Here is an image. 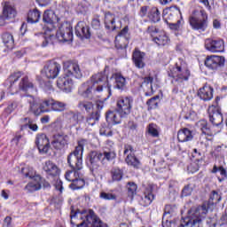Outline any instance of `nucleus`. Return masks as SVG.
Returning a JSON list of instances; mask_svg holds the SVG:
<instances>
[{
  "label": "nucleus",
  "mask_w": 227,
  "mask_h": 227,
  "mask_svg": "<svg viewBox=\"0 0 227 227\" xmlns=\"http://www.w3.org/2000/svg\"><path fill=\"white\" fill-rule=\"evenodd\" d=\"M64 118L69 127H75L84 120V116L78 112L67 111L64 114Z\"/></svg>",
  "instance_id": "nucleus-17"
},
{
  "label": "nucleus",
  "mask_w": 227,
  "mask_h": 227,
  "mask_svg": "<svg viewBox=\"0 0 227 227\" xmlns=\"http://www.w3.org/2000/svg\"><path fill=\"white\" fill-rule=\"evenodd\" d=\"M168 20L172 21L169 22L168 20H165L168 27L172 31H179L180 27H182V22H184V20L182 19V12L178 6L174 5L169 7ZM175 20H176V22H175Z\"/></svg>",
  "instance_id": "nucleus-9"
},
{
  "label": "nucleus",
  "mask_w": 227,
  "mask_h": 227,
  "mask_svg": "<svg viewBox=\"0 0 227 227\" xmlns=\"http://www.w3.org/2000/svg\"><path fill=\"white\" fill-rule=\"evenodd\" d=\"M153 41L157 43V45H168L169 42V37L165 34H162L159 36L153 37Z\"/></svg>",
  "instance_id": "nucleus-48"
},
{
  "label": "nucleus",
  "mask_w": 227,
  "mask_h": 227,
  "mask_svg": "<svg viewBox=\"0 0 227 227\" xmlns=\"http://www.w3.org/2000/svg\"><path fill=\"white\" fill-rule=\"evenodd\" d=\"M39 84L43 88L44 91H52V83H51L50 81H47L43 83L42 82H39Z\"/></svg>",
  "instance_id": "nucleus-59"
},
{
  "label": "nucleus",
  "mask_w": 227,
  "mask_h": 227,
  "mask_svg": "<svg viewBox=\"0 0 227 227\" xmlns=\"http://www.w3.org/2000/svg\"><path fill=\"white\" fill-rule=\"evenodd\" d=\"M65 176L67 182H72L73 184L77 178H81V176H82V172L80 170L72 169L67 171Z\"/></svg>",
  "instance_id": "nucleus-40"
},
{
  "label": "nucleus",
  "mask_w": 227,
  "mask_h": 227,
  "mask_svg": "<svg viewBox=\"0 0 227 227\" xmlns=\"http://www.w3.org/2000/svg\"><path fill=\"white\" fill-rule=\"evenodd\" d=\"M43 171L46 172L47 176H51V178H56V176H59V173H61V170L54 163L53 161L47 160L43 165Z\"/></svg>",
  "instance_id": "nucleus-24"
},
{
  "label": "nucleus",
  "mask_w": 227,
  "mask_h": 227,
  "mask_svg": "<svg viewBox=\"0 0 227 227\" xmlns=\"http://www.w3.org/2000/svg\"><path fill=\"white\" fill-rule=\"evenodd\" d=\"M68 145V135L65 134H56L53 136V141L51 142V146L55 150H63L65 146Z\"/></svg>",
  "instance_id": "nucleus-21"
},
{
  "label": "nucleus",
  "mask_w": 227,
  "mask_h": 227,
  "mask_svg": "<svg viewBox=\"0 0 227 227\" xmlns=\"http://www.w3.org/2000/svg\"><path fill=\"white\" fill-rule=\"evenodd\" d=\"M111 174L114 182H120L123 178V170L120 168H114Z\"/></svg>",
  "instance_id": "nucleus-47"
},
{
  "label": "nucleus",
  "mask_w": 227,
  "mask_h": 227,
  "mask_svg": "<svg viewBox=\"0 0 227 227\" xmlns=\"http://www.w3.org/2000/svg\"><path fill=\"white\" fill-rule=\"evenodd\" d=\"M75 35L81 40H90L91 38V31L90 30V26L86 25L84 21H79L75 26Z\"/></svg>",
  "instance_id": "nucleus-18"
},
{
  "label": "nucleus",
  "mask_w": 227,
  "mask_h": 227,
  "mask_svg": "<svg viewBox=\"0 0 227 227\" xmlns=\"http://www.w3.org/2000/svg\"><path fill=\"white\" fill-rule=\"evenodd\" d=\"M20 77H22V73L17 72L12 74L4 82V86H9L8 89L10 90V91H12V95L19 91L17 88H13V85L19 81V79H20Z\"/></svg>",
  "instance_id": "nucleus-30"
},
{
  "label": "nucleus",
  "mask_w": 227,
  "mask_h": 227,
  "mask_svg": "<svg viewBox=\"0 0 227 227\" xmlns=\"http://www.w3.org/2000/svg\"><path fill=\"white\" fill-rule=\"evenodd\" d=\"M85 184H86V182L84 181L82 176H81V177H76V180L74 183H72L69 185V187L70 189H72V191H77L79 189H82Z\"/></svg>",
  "instance_id": "nucleus-44"
},
{
  "label": "nucleus",
  "mask_w": 227,
  "mask_h": 227,
  "mask_svg": "<svg viewBox=\"0 0 227 227\" xmlns=\"http://www.w3.org/2000/svg\"><path fill=\"white\" fill-rule=\"evenodd\" d=\"M225 59L223 56L211 55L207 56L205 60V67L209 70H217L224 67Z\"/></svg>",
  "instance_id": "nucleus-16"
},
{
  "label": "nucleus",
  "mask_w": 227,
  "mask_h": 227,
  "mask_svg": "<svg viewBox=\"0 0 227 227\" xmlns=\"http://www.w3.org/2000/svg\"><path fill=\"white\" fill-rule=\"evenodd\" d=\"M65 109H67V103L53 99L51 111H55L56 113H63Z\"/></svg>",
  "instance_id": "nucleus-45"
},
{
  "label": "nucleus",
  "mask_w": 227,
  "mask_h": 227,
  "mask_svg": "<svg viewBox=\"0 0 227 227\" xmlns=\"http://www.w3.org/2000/svg\"><path fill=\"white\" fill-rule=\"evenodd\" d=\"M145 52L139 51V50H136L134 52H133V56H132V59H133V62H134V65L137 68H145Z\"/></svg>",
  "instance_id": "nucleus-32"
},
{
  "label": "nucleus",
  "mask_w": 227,
  "mask_h": 227,
  "mask_svg": "<svg viewBox=\"0 0 227 227\" xmlns=\"http://www.w3.org/2000/svg\"><path fill=\"white\" fill-rule=\"evenodd\" d=\"M209 121L215 127H219L223 123V114L219 108H213L209 112Z\"/></svg>",
  "instance_id": "nucleus-29"
},
{
  "label": "nucleus",
  "mask_w": 227,
  "mask_h": 227,
  "mask_svg": "<svg viewBox=\"0 0 227 227\" xmlns=\"http://www.w3.org/2000/svg\"><path fill=\"white\" fill-rule=\"evenodd\" d=\"M102 153V164H106V162H112L116 159V151L114 148H106Z\"/></svg>",
  "instance_id": "nucleus-34"
},
{
  "label": "nucleus",
  "mask_w": 227,
  "mask_h": 227,
  "mask_svg": "<svg viewBox=\"0 0 227 227\" xmlns=\"http://www.w3.org/2000/svg\"><path fill=\"white\" fill-rule=\"evenodd\" d=\"M176 223V218H170L169 216H162L161 226L162 227H171L172 224Z\"/></svg>",
  "instance_id": "nucleus-53"
},
{
  "label": "nucleus",
  "mask_w": 227,
  "mask_h": 227,
  "mask_svg": "<svg viewBox=\"0 0 227 227\" xmlns=\"http://www.w3.org/2000/svg\"><path fill=\"white\" fill-rule=\"evenodd\" d=\"M91 26L93 29H100L102 25L100 24V20L98 18H94L91 21Z\"/></svg>",
  "instance_id": "nucleus-62"
},
{
  "label": "nucleus",
  "mask_w": 227,
  "mask_h": 227,
  "mask_svg": "<svg viewBox=\"0 0 227 227\" xmlns=\"http://www.w3.org/2000/svg\"><path fill=\"white\" fill-rule=\"evenodd\" d=\"M128 194L129 196H136L137 191V184L134 182H129L127 184Z\"/></svg>",
  "instance_id": "nucleus-51"
},
{
  "label": "nucleus",
  "mask_w": 227,
  "mask_h": 227,
  "mask_svg": "<svg viewBox=\"0 0 227 227\" xmlns=\"http://www.w3.org/2000/svg\"><path fill=\"white\" fill-rule=\"evenodd\" d=\"M160 96H154L151 98L147 102L146 105L148 106L149 109H157L159 107V102H160Z\"/></svg>",
  "instance_id": "nucleus-49"
},
{
  "label": "nucleus",
  "mask_w": 227,
  "mask_h": 227,
  "mask_svg": "<svg viewBox=\"0 0 227 227\" xmlns=\"http://www.w3.org/2000/svg\"><path fill=\"white\" fill-rule=\"evenodd\" d=\"M210 203H213V205H217L219 201H221V195L215 191H213L210 197H209Z\"/></svg>",
  "instance_id": "nucleus-54"
},
{
  "label": "nucleus",
  "mask_w": 227,
  "mask_h": 227,
  "mask_svg": "<svg viewBox=\"0 0 227 227\" xmlns=\"http://www.w3.org/2000/svg\"><path fill=\"white\" fill-rule=\"evenodd\" d=\"M123 118L127 117L123 116L116 108L114 111H108L106 114V120L109 125H120Z\"/></svg>",
  "instance_id": "nucleus-22"
},
{
  "label": "nucleus",
  "mask_w": 227,
  "mask_h": 227,
  "mask_svg": "<svg viewBox=\"0 0 227 227\" xmlns=\"http://www.w3.org/2000/svg\"><path fill=\"white\" fill-rule=\"evenodd\" d=\"M61 71V65L57 62H48L42 70L43 77L46 79H56Z\"/></svg>",
  "instance_id": "nucleus-13"
},
{
  "label": "nucleus",
  "mask_w": 227,
  "mask_h": 227,
  "mask_svg": "<svg viewBox=\"0 0 227 227\" xmlns=\"http://www.w3.org/2000/svg\"><path fill=\"white\" fill-rule=\"evenodd\" d=\"M197 125L200 129L204 136H207V137H214V132H212L210 128H208V124L207 121L205 120L199 121Z\"/></svg>",
  "instance_id": "nucleus-37"
},
{
  "label": "nucleus",
  "mask_w": 227,
  "mask_h": 227,
  "mask_svg": "<svg viewBox=\"0 0 227 227\" xmlns=\"http://www.w3.org/2000/svg\"><path fill=\"white\" fill-rule=\"evenodd\" d=\"M104 88H106L107 98H109L113 93L111 91V85L107 81V76L104 73H98L79 87L78 95L83 98H93V95L95 93H102Z\"/></svg>",
  "instance_id": "nucleus-1"
},
{
  "label": "nucleus",
  "mask_w": 227,
  "mask_h": 227,
  "mask_svg": "<svg viewBox=\"0 0 227 227\" xmlns=\"http://www.w3.org/2000/svg\"><path fill=\"white\" fill-rule=\"evenodd\" d=\"M124 155H127L125 161L129 166H133L137 169L141 166L139 160L136 158V150L130 145H124Z\"/></svg>",
  "instance_id": "nucleus-15"
},
{
  "label": "nucleus",
  "mask_w": 227,
  "mask_h": 227,
  "mask_svg": "<svg viewBox=\"0 0 227 227\" xmlns=\"http://www.w3.org/2000/svg\"><path fill=\"white\" fill-rule=\"evenodd\" d=\"M44 187V189H48L51 187V184L45 181V179L42 178L40 174L36 173V170L34 168H30L29 170V192H36V191H40Z\"/></svg>",
  "instance_id": "nucleus-8"
},
{
  "label": "nucleus",
  "mask_w": 227,
  "mask_h": 227,
  "mask_svg": "<svg viewBox=\"0 0 227 227\" xmlns=\"http://www.w3.org/2000/svg\"><path fill=\"white\" fill-rule=\"evenodd\" d=\"M198 97L204 102H208L211 98H214V89L209 85H205L198 91Z\"/></svg>",
  "instance_id": "nucleus-26"
},
{
  "label": "nucleus",
  "mask_w": 227,
  "mask_h": 227,
  "mask_svg": "<svg viewBox=\"0 0 227 227\" xmlns=\"http://www.w3.org/2000/svg\"><path fill=\"white\" fill-rule=\"evenodd\" d=\"M64 74L67 77H74L75 79H81L82 77V71L79 67V63L75 60H69L64 64Z\"/></svg>",
  "instance_id": "nucleus-12"
},
{
  "label": "nucleus",
  "mask_w": 227,
  "mask_h": 227,
  "mask_svg": "<svg viewBox=\"0 0 227 227\" xmlns=\"http://www.w3.org/2000/svg\"><path fill=\"white\" fill-rule=\"evenodd\" d=\"M19 88L23 93H27V90H29V77L25 76L21 79Z\"/></svg>",
  "instance_id": "nucleus-50"
},
{
  "label": "nucleus",
  "mask_w": 227,
  "mask_h": 227,
  "mask_svg": "<svg viewBox=\"0 0 227 227\" xmlns=\"http://www.w3.org/2000/svg\"><path fill=\"white\" fill-rule=\"evenodd\" d=\"M191 194H192V188L191 187V184H187L184 187L182 191V196L187 197L191 196Z\"/></svg>",
  "instance_id": "nucleus-57"
},
{
  "label": "nucleus",
  "mask_w": 227,
  "mask_h": 227,
  "mask_svg": "<svg viewBox=\"0 0 227 227\" xmlns=\"http://www.w3.org/2000/svg\"><path fill=\"white\" fill-rule=\"evenodd\" d=\"M100 136H106L107 137L113 136V131H111L109 129H106V128L101 127L99 129Z\"/></svg>",
  "instance_id": "nucleus-60"
},
{
  "label": "nucleus",
  "mask_w": 227,
  "mask_h": 227,
  "mask_svg": "<svg viewBox=\"0 0 227 227\" xmlns=\"http://www.w3.org/2000/svg\"><path fill=\"white\" fill-rule=\"evenodd\" d=\"M148 17L155 24L160 20V12L157 7H153L149 12Z\"/></svg>",
  "instance_id": "nucleus-43"
},
{
  "label": "nucleus",
  "mask_w": 227,
  "mask_h": 227,
  "mask_svg": "<svg viewBox=\"0 0 227 227\" xmlns=\"http://www.w3.org/2000/svg\"><path fill=\"white\" fill-rule=\"evenodd\" d=\"M188 169L192 172V173H196V171H200V166L197 165V163H192L189 167Z\"/></svg>",
  "instance_id": "nucleus-63"
},
{
  "label": "nucleus",
  "mask_w": 227,
  "mask_h": 227,
  "mask_svg": "<svg viewBox=\"0 0 227 227\" xmlns=\"http://www.w3.org/2000/svg\"><path fill=\"white\" fill-rule=\"evenodd\" d=\"M98 120H100V111H95L92 112L89 117H87L86 123L87 125L93 127V125H95Z\"/></svg>",
  "instance_id": "nucleus-42"
},
{
  "label": "nucleus",
  "mask_w": 227,
  "mask_h": 227,
  "mask_svg": "<svg viewBox=\"0 0 227 227\" xmlns=\"http://www.w3.org/2000/svg\"><path fill=\"white\" fill-rule=\"evenodd\" d=\"M134 104V98L132 97H121L118 98L116 106L117 113H120L122 116L129 117L132 111V106Z\"/></svg>",
  "instance_id": "nucleus-11"
},
{
  "label": "nucleus",
  "mask_w": 227,
  "mask_h": 227,
  "mask_svg": "<svg viewBox=\"0 0 227 227\" xmlns=\"http://www.w3.org/2000/svg\"><path fill=\"white\" fill-rule=\"evenodd\" d=\"M205 47L207 51H210V52H223L224 51V41L213 40V39H206Z\"/></svg>",
  "instance_id": "nucleus-19"
},
{
  "label": "nucleus",
  "mask_w": 227,
  "mask_h": 227,
  "mask_svg": "<svg viewBox=\"0 0 227 227\" xmlns=\"http://www.w3.org/2000/svg\"><path fill=\"white\" fill-rule=\"evenodd\" d=\"M192 131L187 128L179 130L177 133V139L180 143H187V141H192Z\"/></svg>",
  "instance_id": "nucleus-33"
},
{
  "label": "nucleus",
  "mask_w": 227,
  "mask_h": 227,
  "mask_svg": "<svg viewBox=\"0 0 227 227\" xmlns=\"http://www.w3.org/2000/svg\"><path fill=\"white\" fill-rule=\"evenodd\" d=\"M3 43L7 47V49H13L15 45V39H13V35L11 33L5 32L2 35Z\"/></svg>",
  "instance_id": "nucleus-36"
},
{
  "label": "nucleus",
  "mask_w": 227,
  "mask_h": 227,
  "mask_svg": "<svg viewBox=\"0 0 227 227\" xmlns=\"http://www.w3.org/2000/svg\"><path fill=\"white\" fill-rule=\"evenodd\" d=\"M154 198L155 197L152 194V191L145 192L140 200V205H142V207H148L152 205V201H153Z\"/></svg>",
  "instance_id": "nucleus-39"
},
{
  "label": "nucleus",
  "mask_w": 227,
  "mask_h": 227,
  "mask_svg": "<svg viewBox=\"0 0 227 227\" xmlns=\"http://www.w3.org/2000/svg\"><path fill=\"white\" fill-rule=\"evenodd\" d=\"M42 38V47L52 45L58 42H72L74 40V29L68 23H63L54 35V28H48L44 34H39Z\"/></svg>",
  "instance_id": "nucleus-2"
},
{
  "label": "nucleus",
  "mask_w": 227,
  "mask_h": 227,
  "mask_svg": "<svg viewBox=\"0 0 227 227\" xmlns=\"http://www.w3.org/2000/svg\"><path fill=\"white\" fill-rule=\"evenodd\" d=\"M177 212H178V209L176 208V206L166 205L164 208L163 215L165 217H170L171 219H176Z\"/></svg>",
  "instance_id": "nucleus-38"
},
{
  "label": "nucleus",
  "mask_w": 227,
  "mask_h": 227,
  "mask_svg": "<svg viewBox=\"0 0 227 227\" xmlns=\"http://www.w3.org/2000/svg\"><path fill=\"white\" fill-rule=\"evenodd\" d=\"M58 20V16H56V13H54L51 10H47L44 12L43 15V22L45 24H49L50 27H46V30L43 35H45V32L48 31V29H52V24Z\"/></svg>",
  "instance_id": "nucleus-28"
},
{
  "label": "nucleus",
  "mask_w": 227,
  "mask_h": 227,
  "mask_svg": "<svg viewBox=\"0 0 227 227\" xmlns=\"http://www.w3.org/2000/svg\"><path fill=\"white\" fill-rule=\"evenodd\" d=\"M129 40H130V34H129V26H126L115 37L116 49H127Z\"/></svg>",
  "instance_id": "nucleus-14"
},
{
  "label": "nucleus",
  "mask_w": 227,
  "mask_h": 227,
  "mask_svg": "<svg viewBox=\"0 0 227 227\" xmlns=\"http://www.w3.org/2000/svg\"><path fill=\"white\" fill-rule=\"evenodd\" d=\"M78 109L80 111H86V113H91L93 111V102L83 100L78 103Z\"/></svg>",
  "instance_id": "nucleus-41"
},
{
  "label": "nucleus",
  "mask_w": 227,
  "mask_h": 227,
  "mask_svg": "<svg viewBox=\"0 0 227 227\" xmlns=\"http://www.w3.org/2000/svg\"><path fill=\"white\" fill-rule=\"evenodd\" d=\"M82 153H84L83 142H78L74 152L67 155V164L71 169L81 171L82 169Z\"/></svg>",
  "instance_id": "nucleus-6"
},
{
  "label": "nucleus",
  "mask_w": 227,
  "mask_h": 227,
  "mask_svg": "<svg viewBox=\"0 0 227 227\" xmlns=\"http://www.w3.org/2000/svg\"><path fill=\"white\" fill-rule=\"evenodd\" d=\"M209 208L207 204L192 207L188 211V216L181 220L179 227H202Z\"/></svg>",
  "instance_id": "nucleus-4"
},
{
  "label": "nucleus",
  "mask_w": 227,
  "mask_h": 227,
  "mask_svg": "<svg viewBox=\"0 0 227 227\" xmlns=\"http://www.w3.org/2000/svg\"><path fill=\"white\" fill-rule=\"evenodd\" d=\"M157 125L151 123L148 126V132L153 137H159V131L157 130Z\"/></svg>",
  "instance_id": "nucleus-55"
},
{
  "label": "nucleus",
  "mask_w": 227,
  "mask_h": 227,
  "mask_svg": "<svg viewBox=\"0 0 227 227\" xmlns=\"http://www.w3.org/2000/svg\"><path fill=\"white\" fill-rule=\"evenodd\" d=\"M168 77H172L174 80L172 82H175L176 86H183L185 81H189V75L191 73L187 69H183L182 67L177 66L172 70L168 71Z\"/></svg>",
  "instance_id": "nucleus-10"
},
{
  "label": "nucleus",
  "mask_w": 227,
  "mask_h": 227,
  "mask_svg": "<svg viewBox=\"0 0 227 227\" xmlns=\"http://www.w3.org/2000/svg\"><path fill=\"white\" fill-rule=\"evenodd\" d=\"M3 15L6 20L15 19V17H17V9L15 8V5L12 4L10 2L4 3Z\"/></svg>",
  "instance_id": "nucleus-25"
},
{
  "label": "nucleus",
  "mask_w": 227,
  "mask_h": 227,
  "mask_svg": "<svg viewBox=\"0 0 227 227\" xmlns=\"http://www.w3.org/2000/svg\"><path fill=\"white\" fill-rule=\"evenodd\" d=\"M57 86L62 91H65L66 93H70V91H72V86H74V81L70 76H67L64 74V76H60L58 78Z\"/></svg>",
  "instance_id": "nucleus-20"
},
{
  "label": "nucleus",
  "mask_w": 227,
  "mask_h": 227,
  "mask_svg": "<svg viewBox=\"0 0 227 227\" xmlns=\"http://www.w3.org/2000/svg\"><path fill=\"white\" fill-rule=\"evenodd\" d=\"M153 77L147 76L143 79V82L140 85L143 88L144 91L145 92V97H152L153 95Z\"/></svg>",
  "instance_id": "nucleus-31"
},
{
  "label": "nucleus",
  "mask_w": 227,
  "mask_h": 227,
  "mask_svg": "<svg viewBox=\"0 0 227 227\" xmlns=\"http://www.w3.org/2000/svg\"><path fill=\"white\" fill-rule=\"evenodd\" d=\"M39 4V6H49L52 0H35Z\"/></svg>",
  "instance_id": "nucleus-64"
},
{
  "label": "nucleus",
  "mask_w": 227,
  "mask_h": 227,
  "mask_svg": "<svg viewBox=\"0 0 227 227\" xmlns=\"http://www.w3.org/2000/svg\"><path fill=\"white\" fill-rule=\"evenodd\" d=\"M27 129H29V118L25 117L20 120V129L26 130Z\"/></svg>",
  "instance_id": "nucleus-56"
},
{
  "label": "nucleus",
  "mask_w": 227,
  "mask_h": 227,
  "mask_svg": "<svg viewBox=\"0 0 227 227\" xmlns=\"http://www.w3.org/2000/svg\"><path fill=\"white\" fill-rule=\"evenodd\" d=\"M29 92L30 111L33 114L40 116L42 113H51L52 111L54 99L47 98L42 102V99L38 97V87H36V83L33 82H29Z\"/></svg>",
  "instance_id": "nucleus-3"
},
{
  "label": "nucleus",
  "mask_w": 227,
  "mask_h": 227,
  "mask_svg": "<svg viewBox=\"0 0 227 227\" xmlns=\"http://www.w3.org/2000/svg\"><path fill=\"white\" fill-rule=\"evenodd\" d=\"M99 198L101 200H105L106 201H114L116 200V195L111 192H101L99 194Z\"/></svg>",
  "instance_id": "nucleus-52"
},
{
  "label": "nucleus",
  "mask_w": 227,
  "mask_h": 227,
  "mask_svg": "<svg viewBox=\"0 0 227 227\" xmlns=\"http://www.w3.org/2000/svg\"><path fill=\"white\" fill-rule=\"evenodd\" d=\"M113 77L115 81V88L123 91L127 86V80L125 77H123L120 73H115Z\"/></svg>",
  "instance_id": "nucleus-35"
},
{
  "label": "nucleus",
  "mask_w": 227,
  "mask_h": 227,
  "mask_svg": "<svg viewBox=\"0 0 227 227\" xmlns=\"http://www.w3.org/2000/svg\"><path fill=\"white\" fill-rule=\"evenodd\" d=\"M170 192H176L178 191V182L171 180L168 184Z\"/></svg>",
  "instance_id": "nucleus-58"
},
{
  "label": "nucleus",
  "mask_w": 227,
  "mask_h": 227,
  "mask_svg": "<svg viewBox=\"0 0 227 227\" xmlns=\"http://www.w3.org/2000/svg\"><path fill=\"white\" fill-rule=\"evenodd\" d=\"M189 24L194 31H207L208 27V14L204 9L195 10L189 17Z\"/></svg>",
  "instance_id": "nucleus-5"
},
{
  "label": "nucleus",
  "mask_w": 227,
  "mask_h": 227,
  "mask_svg": "<svg viewBox=\"0 0 227 227\" xmlns=\"http://www.w3.org/2000/svg\"><path fill=\"white\" fill-rule=\"evenodd\" d=\"M100 164H102V153L98 151L89 153L86 158V166L89 168L93 176H100L102 173Z\"/></svg>",
  "instance_id": "nucleus-7"
},
{
  "label": "nucleus",
  "mask_w": 227,
  "mask_h": 227,
  "mask_svg": "<svg viewBox=\"0 0 227 227\" xmlns=\"http://www.w3.org/2000/svg\"><path fill=\"white\" fill-rule=\"evenodd\" d=\"M35 145L40 152V153H47L49 152V148L51 146V143L49 142V138L45 134L37 135L35 138Z\"/></svg>",
  "instance_id": "nucleus-23"
},
{
  "label": "nucleus",
  "mask_w": 227,
  "mask_h": 227,
  "mask_svg": "<svg viewBox=\"0 0 227 227\" xmlns=\"http://www.w3.org/2000/svg\"><path fill=\"white\" fill-rule=\"evenodd\" d=\"M146 31L149 35H151V36H155V35L159 33V28H157L155 26H149Z\"/></svg>",
  "instance_id": "nucleus-61"
},
{
  "label": "nucleus",
  "mask_w": 227,
  "mask_h": 227,
  "mask_svg": "<svg viewBox=\"0 0 227 227\" xmlns=\"http://www.w3.org/2000/svg\"><path fill=\"white\" fill-rule=\"evenodd\" d=\"M42 17V13L38 11V9L34 8L30 12L29 22L30 24H36L40 20Z\"/></svg>",
  "instance_id": "nucleus-46"
},
{
  "label": "nucleus",
  "mask_w": 227,
  "mask_h": 227,
  "mask_svg": "<svg viewBox=\"0 0 227 227\" xmlns=\"http://www.w3.org/2000/svg\"><path fill=\"white\" fill-rule=\"evenodd\" d=\"M119 23H120V26L117 27L114 14L111 12H106L105 14V27L109 31H114V29H118V27H121V21H119Z\"/></svg>",
  "instance_id": "nucleus-27"
}]
</instances>
